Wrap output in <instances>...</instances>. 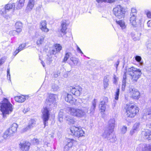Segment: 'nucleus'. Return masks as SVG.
<instances>
[{"mask_svg":"<svg viewBox=\"0 0 151 151\" xmlns=\"http://www.w3.org/2000/svg\"><path fill=\"white\" fill-rule=\"evenodd\" d=\"M45 37V36H42L41 37L39 38L37 42V44L38 45H40L42 44L44 42Z\"/></svg>","mask_w":151,"mask_h":151,"instance_id":"c9c22d12","label":"nucleus"},{"mask_svg":"<svg viewBox=\"0 0 151 151\" xmlns=\"http://www.w3.org/2000/svg\"><path fill=\"white\" fill-rule=\"evenodd\" d=\"M68 111L70 115L79 118L86 116L87 112L85 109L74 107H68Z\"/></svg>","mask_w":151,"mask_h":151,"instance_id":"7ed1b4c3","label":"nucleus"},{"mask_svg":"<svg viewBox=\"0 0 151 151\" xmlns=\"http://www.w3.org/2000/svg\"><path fill=\"white\" fill-rule=\"evenodd\" d=\"M97 102V100L96 99H94L92 101V104L91 106L90 109V112L89 113L91 115H93L94 113L96 107V103Z\"/></svg>","mask_w":151,"mask_h":151,"instance_id":"5701e85b","label":"nucleus"},{"mask_svg":"<svg viewBox=\"0 0 151 151\" xmlns=\"http://www.w3.org/2000/svg\"><path fill=\"white\" fill-rule=\"evenodd\" d=\"M116 23L120 26L122 30L125 29L127 27L125 22L123 20H119L116 21Z\"/></svg>","mask_w":151,"mask_h":151,"instance_id":"bb28decb","label":"nucleus"},{"mask_svg":"<svg viewBox=\"0 0 151 151\" xmlns=\"http://www.w3.org/2000/svg\"><path fill=\"white\" fill-rule=\"evenodd\" d=\"M108 127L107 128L109 129L114 131V128L116 125L115 119L114 118H111L108 122Z\"/></svg>","mask_w":151,"mask_h":151,"instance_id":"aec40b11","label":"nucleus"},{"mask_svg":"<svg viewBox=\"0 0 151 151\" xmlns=\"http://www.w3.org/2000/svg\"><path fill=\"white\" fill-rule=\"evenodd\" d=\"M113 12L115 16L119 19L124 17L125 13L124 9L120 5L116 6L113 9Z\"/></svg>","mask_w":151,"mask_h":151,"instance_id":"39448f33","label":"nucleus"},{"mask_svg":"<svg viewBox=\"0 0 151 151\" xmlns=\"http://www.w3.org/2000/svg\"><path fill=\"white\" fill-rule=\"evenodd\" d=\"M108 98L107 97H104L103 100L101 101L99 105V108L101 112H104L106 109L105 104L108 102Z\"/></svg>","mask_w":151,"mask_h":151,"instance_id":"dca6fc26","label":"nucleus"},{"mask_svg":"<svg viewBox=\"0 0 151 151\" xmlns=\"http://www.w3.org/2000/svg\"><path fill=\"white\" fill-rule=\"evenodd\" d=\"M7 77L9 80H10V69L9 68L7 69Z\"/></svg>","mask_w":151,"mask_h":151,"instance_id":"3c124183","label":"nucleus"},{"mask_svg":"<svg viewBox=\"0 0 151 151\" xmlns=\"http://www.w3.org/2000/svg\"><path fill=\"white\" fill-rule=\"evenodd\" d=\"M72 57V54L71 52H66L65 55V56L63 59V62H65L67 61L69 58H70V57Z\"/></svg>","mask_w":151,"mask_h":151,"instance_id":"473e14b6","label":"nucleus"},{"mask_svg":"<svg viewBox=\"0 0 151 151\" xmlns=\"http://www.w3.org/2000/svg\"><path fill=\"white\" fill-rule=\"evenodd\" d=\"M70 148L66 145L64 147V151H68Z\"/></svg>","mask_w":151,"mask_h":151,"instance_id":"680f3d73","label":"nucleus"},{"mask_svg":"<svg viewBox=\"0 0 151 151\" xmlns=\"http://www.w3.org/2000/svg\"><path fill=\"white\" fill-rule=\"evenodd\" d=\"M15 27L17 30V33H19L22 30V23L20 22H17L15 23Z\"/></svg>","mask_w":151,"mask_h":151,"instance_id":"c85d7f7f","label":"nucleus"},{"mask_svg":"<svg viewBox=\"0 0 151 151\" xmlns=\"http://www.w3.org/2000/svg\"><path fill=\"white\" fill-rule=\"evenodd\" d=\"M26 46V45L25 43L22 44L19 47V51H21L24 49L25 47Z\"/></svg>","mask_w":151,"mask_h":151,"instance_id":"c03bdc74","label":"nucleus"},{"mask_svg":"<svg viewBox=\"0 0 151 151\" xmlns=\"http://www.w3.org/2000/svg\"><path fill=\"white\" fill-rule=\"evenodd\" d=\"M25 1V0H17L15 4L16 9H21L24 6Z\"/></svg>","mask_w":151,"mask_h":151,"instance_id":"4be33fe9","label":"nucleus"},{"mask_svg":"<svg viewBox=\"0 0 151 151\" xmlns=\"http://www.w3.org/2000/svg\"><path fill=\"white\" fill-rule=\"evenodd\" d=\"M8 11L6 10L5 8H3L0 11V13L2 15H4L6 14Z\"/></svg>","mask_w":151,"mask_h":151,"instance_id":"37998d69","label":"nucleus"},{"mask_svg":"<svg viewBox=\"0 0 151 151\" xmlns=\"http://www.w3.org/2000/svg\"><path fill=\"white\" fill-rule=\"evenodd\" d=\"M1 110L2 113L3 117H6V114H9L13 111V106L8 99L5 98L2 103H0Z\"/></svg>","mask_w":151,"mask_h":151,"instance_id":"f03ea898","label":"nucleus"},{"mask_svg":"<svg viewBox=\"0 0 151 151\" xmlns=\"http://www.w3.org/2000/svg\"><path fill=\"white\" fill-rule=\"evenodd\" d=\"M51 88L52 91L54 92H56L59 90L60 87L58 85L54 83L51 85Z\"/></svg>","mask_w":151,"mask_h":151,"instance_id":"c756f323","label":"nucleus"},{"mask_svg":"<svg viewBox=\"0 0 151 151\" xmlns=\"http://www.w3.org/2000/svg\"><path fill=\"white\" fill-rule=\"evenodd\" d=\"M129 18L130 23L131 25L133 27H136L137 26V16H130Z\"/></svg>","mask_w":151,"mask_h":151,"instance_id":"a211bd4d","label":"nucleus"},{"mask_svg":"<svg viewBox=\"0 0 151 151\" xmlns=\"http://www.w3.org/2000/svg\"><path fill=\"white\" fill-rule=\"evenodd\" d=\"M5 7L7 11H9L11 9H16L14 3H13L12 4H8L5 6Z\"/></svg>","mask_w":151,"mask_h":151,"instance_id":"2f4dec72","label":"nucleus"},{"mask_svg":"<svg viewBox=\"0 0 151 151\" xmlns=\"http://www.w3.org/2000/svg\"><path fill=\"white\" fill-rule=\"evenodd\" d=\"M6 58L5 57H3L0 59V66L2 65V64L4 63Z\"/></svg>","mask_w":151,"mask_h":151,"instance_id":"49530a36","label":"nucleus"},{"mask_svg":"<svg viewBox=\"0 0 151 151\" xmlns=\"http://www.w3.org/2000/svg\"><path fill=\"white\" fill-rule=\"evenodd\" d=\"M147 26L148 27H151V20H149L147 22Z\"/></svg>","mask_w":151,"mask_h":151,"instance_id":"0e129e2a","label":"nucleus"},{"mask_svg":"<svg viewBox=\"0 0 151 151\" xmlns=\"http://www.w3.org/2000/svg\"><path fill=\"white\" fill-rule=\"evenodd\" d=\"M62 48V47L60 44H55L54 45V49L52 50L51 53L53 54H55L57 53L60 52Z\"/></svg>","mask_w":151,"mask_h":151,"instance_id":"6ab92c4d","label":"nucleus"},{"mask_svg":"<svg viewBox=\"0 0 151 151\" xmlns=\"http://www.w3.org/2000/svg\"><path fill=\"white\" fill-rule=\"evenodd\" d=\"M64 111L63 109L60 110L58 115H64Z\"/></svg>","mask_w":151,"mask_h":151,"instance_id":"e2e57ef3","label":"nucleus"},{"mask_svg":"<svg viewBox=\"0 0 151 151\" xmlns=\"http://www.w3.org/2000/svg\"><path fill=\"white\" fill-rule=\"evenodd\" d=\"M145 12L147 14V17L151 19V12L148 10H145Z\"/></svg>","mask_w":151,"mask_h":151,"instance_id":"a18cd8bd","label":"nucleus"},{"mask_svg":"<svg viewBox=\"0 0 151 151\" xmlns=\"http://www.w3.org/2000/svg\"><path fill=\"white\" fill-rule=\"evenodd\" d=\"M119 88H117L116 89V91L115 92V99L116 100H114L113 102V103L112 104V108L114 109L115 107L116 104V100H118L119 99Z\"/></svg>","mask_w":151,"mask_h":151,"instance_id":"393cba45","label":"nucleus"},{"mask_svg":"<svg viewBox=\"0 0 151 151\" xmlns=\"http://www.w3.org/2000/svg\"><path fill=\"white\" fill-rule=\"evenodd\" d=\"M135 60L138 62L141 65H143V62L142 61V58L139 55H136L135 57Z\"/></svg>","mask_w":151,"mask_h":151,"instance_id":"e433bc0d","label":"nucleus"},{"mask_svg":"<svg viewBox=\"0 0 151 151\" xmlns=\"http://www.w3.org/2000/svg\"><path fill=\"white\" fill-rule=\"evenodd\" d=\"M137 11L136 8L132 7L131 9V12L130 13V16H137Z\"/></svg>","mask_w":151,"mask_h":151,"instance_id":"58836bf2","label":"nucleus"},{"mask_svg":"<svg viewBox=\"0 0 151 151\" xmlns=\"http://www.w3.org/2000/svg\"><path fill=\"white\" fill-rule=\"evenodd\" d=\"M137 132V131L132 128V129L130 132V134L131 135H132L134 133Z\"/></svg>","mask_w":151,"mask_h":151,"instance_id":"bf43d9fd","label":"nucleus"},{"mask_svg":"<svg viewBox=\"0 0 151 151\" xmlns=\"http://www.w3.org/2000/svg\"><path fill=\"white\" fill-rule=\"evenodd\" d=\"M65 119L69 124H73L75 122V119L68 115L65 116Z\"/></svg>","mask_w":151,"mask_h":151,"instance_id":"f3484780","label":"nucleus"},{"mask_svg":"<svg viewBox=\"0 0 151 151\" xmlns=\"http://www.w3.org/2000/svg\"><path fill=\"white\" fill-rule=\"evenodd\" d=\"M109 79L106 76L104 77V88H106L109 86Z\"/></svg>","mask_w":151,"mask_h":151,"instance_id":"4c0bfd02","label":"nucleus"},{"mask_svg":"<svg viewBox=\"0 0 151 151\" xmlns=\"http://www.w3.org/2000/svg\"><path fill=\"white\" fill-rule=\"evenodd\" d=\"M122 91H124L126 86V82H125L123 80L122 81Z\"/></svg>","mask_w":151,"mask_h":151,"instance_id":"8fccbe9b","label":"nucleus"},{"mask_svg":"<svg viewBox=\"0 0 151 151\" xmlns=\"http://www.w3.org/2000/svg\"><path fill=\"white\" fill-rule=\"evenodd\" d=\"M52 1V0H46L45 1V2L46 3H48L51 2Z\"/></svg>","mask_w":151,"mask_h":151,"instance_id":"774afa93","label":"nucleus"},{"mask_svg":"<svg viewBox=\"0 0 151 151\" xmlns=\"http://www.w3.org/2000/svg\"><path fill=\"white\" fill-rule=\"evenodd\" d=\"M30 144L28 142H20L19 147L22 151H28L30 148Z\"/></svg>","mask_w":151,"mask_h":151,"instance_id":"2eb2a0df","label":"nucleus"},{"mask_svg":"<svg viewBox=\"0 0 151 151\" xmlns=\"http://www.w3.org/2000/svg\"><path fill=\"white\" fill-rule=\"evenodd\" d=\"M32 142L35 145H37L38 143V140L37 139H34L32 140Z\"/></svg>","mask_w":151,"mask_h":151,"instance_id":"6e6d98bb","label":"nucleus"},{"mask_svg":"<svg viewBox=\"0 0 151 151\" xmlns=\"http://www.w3.org/2000/svg\"><path fill=\"white\" fill-rule=\"evenodd\" d=\"M17 32V30L16 31V30H11V31H10L9 32V34L11 36H13L16 35Z\"/></svg>","mask_w":151,"mask_h":151,"instance_id":"de8ad7c7","label":"nucleus"},{"mask_svg":"<svg viewBox=\"0 0 151 151\" xmlns=\"http://www.w3.org/2000/svg\"><path fill=\"white\" fill-rule=\"evenodd\" d=\"M39 59L41 60V63L43 65V66H45V64L43 62V60H42L41 58H40V56H39Z\"/></svg>","mask_w":151,"mask_h":151,"instance_id":"69168bd1","label":"nucleus"},{"mask_svg":"<svg viewBox=\"0 0 151 151\" xmlns=\"http://www.w3.org/2000/svg\"><path fill=\"white\" fill-rule=\"evenodd\" d=\"M119 62L120 61L119 60H118L115 63L116 66H118V65H119Z\"/></svg>","mask_w":151,"mask_h":151,"instance_id":"338daca9","label":"nucleus"},{"mask_svg":"<svg viewBox=\"0 0 151 151\" xmlns=\"http://www.w3.org/2000/svg\"><path fill=\"white\" fill-rule=\"evenodd\" d=\"M61 32L64 35L66 33V31L67 29V24L66 23V21L65 20L62 21L61 22Z\"/></svg>","mask_w":151,"mask_h":151,"instance_id":"412c9836","label":"nucleus"},{"mask_svg":"<svg viewBox=\"0 0 151 151\" xmlns=\"http://www.w3.org/2000/svg\"><path fill=\"white\" fill-rule=\"evenodd\" d=\"M70 130L72 135L78 137L84 136L85 133L84 131L81 128L75 127H71Z\"/></svg>","mask_w":151,"mask_h":151,"instance_id":"6e6552de","label":"nucleus"},{"mask_svg":"<svg viewBox=\"0 0 151 151\" xmlns=\"http://www.w3.org/2000/svg\"><path fill=\"white\" fill-rule=\"evenodd\" d=\"M146 115L147 116H150V118L151 119V109L147 110V112L146 114Z\"/></svg>","mask_w":151,"mask_h":151,"instance_id":"5fc2aeb1","label":"nucleus"},{"mask_svg":"<svg viewBox=\"0 0 151 151\" xmlns=\"http://www.w3.org/2000/svg\"><path fill=\"white\" fill-rule=\"evenodd\" d=\"M28 97L27 96H26H26H24V95L17 96H15L14 97V99L15 101L19 103H22L26 100V98L28 99Z\"/></svg>","mask_w":151,"mask_h":151,"instance_id":"b1692460","label":"nucleus"},{"mask_svg":"<svg viewBox=\"0 0 151 151\" xmlns=\"http://www.w3.org/2000/svg\"><path fill=\"white\" fill-rule=\"evenodd\" d=\"M74 141V140L73 139H70L68 140V143L67 144V145L70 148L73 145V142Z\"/></svg>","mask_w":151,"mask_h":151,"instance_id":"a19ab883","label":"nucleus"},{"mask_svg":"<svg viewBox=\"0 0 151 151\" xmlns=\"http://www.w3.org/2000/svg\"><path fill=\"white\" fill-rule=\"evenodd\" d=\"M65 101L71 104L76 105V99L73 98L72 95L70 94L66 93L65 97Z\"/></svg>","mask_w":151,"mask_h":151,"instance_id":"ddd939ff","label":"nucleus"},{"mask_svg":"<svg viewBox=\"0 0 151 151\" xmlns=\"http://www.w3.org/2000/svg\"><path fill=\"white\" fill-rule=\"evenodd\" d=\"M139 126V123H136L134 124L133 127V129L137 131L138 130Z\"/></svg>","mask_w":151,"mask_h":151,"instance_id":"79ce46f5","label":"nucleus"},{"mask_svg":"<svg viewBox=\"0 0 151 151\" xmlns=\"http://www.w3.org/2000/svg\"><path fill=\"white\" fill-rule=\"evenodd\" d=\"M20 51H19V48L18 49H17L13 53V55L14 56H15L16 55L18 52Z\"/></svg>","mask_w":151,"mask_h":151,"instance_id":"052dcab7","label":"nucleus"},{"mask_svg":"<svg viewBox=\"0 0 151 151\" xmlns=\"http://www.w3.org/2000/svg\"><path fill=\"white\" fill-rule=\"evenodd\" d=\"M140 146L142 148V151H151V145L144 144Z\"/></svg>","mask_w":151,"mask_h":151,"instance_id":"cd10ccee","label":"nucleus"},{"mask_svg":"<svg viewBox=\"0 0 151 151\" xmlns=\"http://www.w3.org/2000/svg\"><path fill=\"white\" fill-rule=\"evenodd\" d=\"M36 124V121L34 119H32L29 121L28 126H26L22 129V132H26L27 130L33 127Z\"/></svg>","mask_w":151,"mask_h":151,"instance_id":"4468645a","label":"nucleus"},{"mask_svg":"<svg viewBox=\"0 0 151 151\" xmlns=\"http://www.w3.org/2000/svg\"><path fill=\"white\" fill-rule=\"evenodd\" d=\"M70 60L74 63V65H77L78 62V58L72 56L70 57Z\"/></svg>","mask_w":151,"mask_h":151,"instance_id":"ea45409f","label":"nucleus"},{"mask_svg":"<svg viewBox=\"0 0 151 151\" xmlns=\"http://www.w3.org/2000/svg\"><path fill=\"white\" fill-rule=\"evenodd\" d=\"M76 50H77V51L78 53H81L82 54H83V52H82V51L81 50L80 48L78 46H77V49H76Z\"/></svg>","mask_w":151,"mask_h":151,"instance_id":"13d9d810","label":"nucleus"},{"mask_svg":"<svg viewBox=\"0 0 151 151\" xmlns=\"http://www.w3.org/2000/svg\"><path fill=\"white\" fill-rule=\"evenodd\" d=\"M113 131L111 129H109V128H106L105 129L104 132L101 136L104 138H106L107 139L110 140L111 142H114L116 141V139L112 137L111 138V134L112 132Z\"/></svg>","mask_w":151,"mask_h":151,"instance_id":"9d476101","label":"nucleus"},{"mask_svg":"<svg viewBox=\"0 0 151 151\" xmlns=\"http://www.w3.org/2000/svg\"><path fill=\"white\" fill-rule=\"evenodd\" d=\"M124 67H123V68L125 70V71L124 72L122 81L124 80L126 82L127 78L126 73H128L131 76L132 81L134 82H136L142 74L141 70L134 67H131L130 68H128V67H125V68H124Z\"/></svg>","mask_w":151,"mask_h":151,"instance_id":"f257e3e1","label":"nucleus"},{"mask_svg":"<svg viewBox=\"0 0 151 151\" xmlns=\"http://www.w3.org/2000/svg\"><path fill=\"white\" fill-rule=\"evenodd\" d=\"M34 0H29L27 6L28 9L30 10H32L34 6Z\"/></svg>","mask_w":151,"mask_h":151,"instance_id":"7c9ffc66","label":"nucleus"},{"mask_svg":"<svg viewBox=\"0 0 151 151\" xmlns=\"http://www.w3.org/2000/svg\"><path fill=\"white\" fill-rule=\"evenodd\" d=\"M118 80V78L116 77L115 75H114V80H113L114 83L116 84Z\"/></svg>","mask_w":151,"mask_h":151,"instance_id":"4d7b16f0","label":"nucleus"},{"mask_svg":"<svg viewBox=\"0 0 151 151\" xmlns=\"http://www.w3.org/2000/svg\"><path fill=\"white\" fill-rule=\"evenodd\" d=\"M46 22L45 21H42L41 23L40 28L42 30L45 32L49 31V29L47 28Z\"/></svg>","mask_w":151,"mask_h":151,"instance_id":"a878e982","label":"nucleus"},{"mask_svg":"<svg viewBox=\"0 0 151 151\" xmlns=\"http://www.w3.org/2000/svg\"><path fill=\"white\" fill-rule=\"evenodd\" d=\"M58 94L50 93L46 99L45 103L48 105L51 106L58 99Z\"/></svg>","mask_w":151,"mask_h":151,"instance_id":"1a4fd4ad","label":"nucleus"},{"mask_svg":"<svg viewBox=\"0 0 151 151\" xmlns=\"http://www.w3.org/2000/svg\"><path fill=\"white\" fill-rule=\"evenodd\" d=\"M63 115H58V119L59 121L60 122H62L63 120Z\"/></svg>","mask_w":151,"mask_h":151,"instance_id":"603ef678","label":"nucleus"},{"mask_svg":"<svg viewBox=\"0 0 151 151\" xmlns=\"http://www.w3.org/2000/svg\"><path fill=\"white\" fill-rule=\"evenodd\" d=\"M18 127V125L16 123H14L12 124L9 128L4 132L3 135L4 138L6 139L13 135L16 132Z\"/></svg>","mask_w":151,"mask_h":151,"instance_id":"423d86ee","label":"nucleus"},{"mask_svg":"<svg viewBox=\"0 0 151 151\" xmlns=\"http://www.w3.org/2000/svg\"><path fill=\"white\" fill-rule=\"evenodd\" d=\"M129 91L130 95L133 99H137L139 98L140 93L137 89L133 87H131L129 89Z\"/></svg>","mask_w":151,"mask_h":151,"instance_id":"f8f14e48","label":"nucleus"},{"mask_svg":"<svg viewBox=\"0 0 151 151\" xmlns=\"http://www.w3.org/2000/svg\"><path fill=\"white\" fill-rule=\"evenodd\" d=\"M126 108V113L128 117H133L139 112V108L134 105L127 104Z\"/></svg>","mask_w":151,"mask_h":151,"instance_id":"20e7f679","label":"nucleus"},{"mask_svg":"<svg viewBox=\"0 0 151 151\" xmlns=\"http://www.w3.org/2000/svg\"><path fill=\"white\" fill-rule=\"evenodd\" d=\"M60 72L59 71H57L53 75V77L54 78H56L58 77L60 74Z\"/></svg>","mask_w":151,"mask_h":151,"instance_id":"864d4df0","label":"nucleus"},{"mask_svg":"<svg viewBox=\"0 0 151 151\" xmlns=\"http://www.w3.org/2000/svg\"><path fill=\"white\" fill-rule=\"evenodd\" d=\"M127 130V127L125 126H123L121 132L123 134L125 133L126 132Z\"/></svg>","mask_w":151,"mask_h":151,"instance_id":"09e8293b","label":"nucleus"},{"mask_svg":"<svg viewBox=\"0 0 151 151\" xmlns=\"http://www.w3.org/2000/svg\"><path fill=\"white\" fill-rule=\"evenodd\" d=\"M42 118L45 127L47 125L48 121L50 118L49 109L47 107H44L42 110Z\"/></svg>","mask_w":151,"mask_h":151,"instance_id":"0eeeda50","label":"nucleus"},{"mask_svg":"<svg viewBox=\"0 0 151 151\" xmlns=\"http://www.w3.org/2000/svg\"><path fill=\"white\" fill-rule=\"evenodd\" d=\"M96 2L99 3L103 2L112 3L115 2V0H96Z\"/></svg>","mask_w":151,"mask_h":151,"instance_id":"f704fd0d","label":"nucleus"},{"mask_svg":"<svg viewBox=\"0 0 151 151\" xmlns=\"http://www.w3.org/2000/svg\"><path fill=\"white\" fill-rule=\"evenodd\" d=\"M144 134L146 139L148 140H150L151 139V132L150 131L147 130L144 132Z\"/></svg>","mask_w":151,"mask_h":151,"instance_id":"72a5a7b5","label":"nucleus"},{"mask_svg":"<svg viewBox=\"0 0 151 151\" xmlns=\"http://www.w3.org/2000/svg\"><path fill=\"white\" fill-rule=\"evenodd\" d=\"M70 91L72 94L77 96H79L82 91V88L79 86L75 87H70Z\"/></svg>","mask_w":151,"mask_h":151,"instance_id":"9b49d317","label":"nucleus"}]
</instances>
